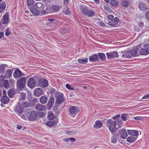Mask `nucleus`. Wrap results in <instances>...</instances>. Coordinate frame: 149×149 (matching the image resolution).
I'll use <instances>...</instances> for the list:
<instances>
[{"label": "nucleus", "instance_id": "obj_47", "mask_svg": "<svg viewBox=\"0 0 149 149\" xmlns=\"http://www.w3.org/2000/svg\"><path fill=\"white\" fill-rule=\"evenodd\" d=\"M63 13L66 15H69L70 13L69 10H63Z\"/></svg>", "mask_w": 149, "mask_h": 149}, {"label": "nucleus", "instance_id": "obj_59", "mask_svg": "<svg viewBox=\"0 0 149 149\" xmlns=\"http://www.w3.org/2000/svg\"><path fill=\"white\" fill-rule=\"evenodd\" d=\"M37 7L39 8L40 6L41 7L42 6V4L41 3H39L37 4Z\"/></svg>", "mask_w": 149, "mask_h": 149}, {"label": "nucleus", "instance_id": "obj_33", "mask_svg": "<svg viewBox=\"0 0 149 149\" xmlns=\"http://www.w3.org/2000/svg\"><path fill=\"white\" fill-rule=\"evenodd\" d=\"M4 77L3 76H0V86L2 87L3 85L4 81Z\"/></svg>", "mask_w": 149, "mask_h": 149}, {"label": "nucleus", "instance_id": "obj_13", "mask_svg": "<svg viewBox=\"0 0 149 149\" xmlns=\"http://www.w3.org/2000/svg\"><path fill=\"white\" fill-rule=\"evenodd\" d=\"M58 120H56L51 121H48L44 123V124L49 127H51L57 123Z\"/></svg>", "mask_w": 149, "mask_h": 149}, {"label": "nucleus", "instance_id": "obj_30", "mask_svg": "<svg viewBox=\"0 0 149 149\" xmlns=\"http://www.w3.org/2000/svg\"><path fill=\"white\" fill-rule=\"evenodd\" d=\"M88 60V58H86L83 59H80L78 60V62L80 63L84 64L87 62Z\"/></svg>", "mask_w": 149, "mask_h": 149}, {"label": "nucleus", "instance_id": "obj_38", "mask_svg": "<svg viewBox=\"0 0 149 149\" xmlns=\"http://www.w3.org/2000/svg\"><path fill=\"white\" fill-rule=\"evenodd\" d=\"M32 112V111L28 109L25 111V114L27 116L29 117V116H30V114H31Z\"/></svg>", "mask_w": 149, "mask_h": 149}, {"label": "nucleus", "instance_id": "obj_55", "mask_svg": "<svg viewBox=\"0 0 149 149\" xmlns=\"http://www.w3.org/2000/svg\"><path fill=\"white\" fill-rule=\"evenodd\" d=\"M99 24L102 27H104L105 26V24L102 22H100L99 23Z\"/></svg>", "mask_w": 149, "mask_h": 149}, {"label": "nucleus", "instance_id": "obj_25", "mask_svg": "<svg viewBox=\"0 0 149 149\" xmlns=\"http://www.w3.org/2000/svg\"><path fill=\"white\" fill-rule=\"evenodd\" d=\"M48 117L49 120H53L55 118V117L52 111H50L48 112Z\"/></svg>", "mask_w": 149, "mask_h": 149}, {"label": "nucleus", "instance_id": "obj_18", "mask_svg": "<svg viewBox=\"0 0 149 149\" xmlns=\"http://www.w3.org/2000/svg\"><path fill=\"white\" fill-rule=\"evenodd\" d=\"M40 15H45L51 13L52 12H56L55 11L56 10H52L53 11H51L50 10H40Z\"/></svg>", "mask_w": 149, "mask_h": 149}, {"label": "nucleus", "instance_id": "obj_32", "mask_svg": "<svg viewBox=\"0 0 149 149\" xmlns=\"http://www.w3.org/2000/svg\"><path fill=\"white\" fill-rule=\"evenodd\" d=\"M7 66L6 64H2L0 65V73L4 71L5 67Z\"/></svg>", "mask_w": 149, "mask_h": 149}, {"label": "nucleus", "instance_id": "obj_48", "mask_svg": "<svg viewBox=\"0 0 149 149\" xmlns=\"http://www.w3.org/2000/svg\"><path fill=\"white\" fill-rule=\"evenodd\" d=\"M108 24L110 25L114 26L117 24V22H109Z\"/></svg>", "mask_w": 149, "mask_h": 149}, {"label": "nucleus", "instance_id": "obj_49", "mask_svg": "<svg viewBox=\"0 0 149 149\" xmlns=\"http://www.w3.org/2000/svg\"><path fill=\"white\" fill-rule=\"evenodd\" d=\"M111 142L112 143H115L117 142V140L114 137L111 138Z\"/></svg>", "mask_w": 149, "mask_h": 149}, {"label": "nucleus", "instance_id": "obj_17", "mask_svg": "<svg viewBox=\"0 0 149 149\" xmlns=\"http://www.w3.org/2000/svg\"><path fill=\"white\" fill-rule=\"evenodd\" d=\"M120 137L123 139H125L127 136V134L126 131L124 129H123L120 132Z\"/></svg>", "mask_w": 149, "mask_h": 149}, {"label": "nucleus", "instance_id": "obj_63", "mask_svg": "<svg viewBox=\"0 0 149 149\" xmlns=\"http://www.w3.org/2000/svg\"><path fill=\"white\" fill-rule=\"evenodd\" d=\"M3 35V32H0V38H1L2 37Z\"/></svg>", "mask_w": 149, "mask_h": 149}, {"label": "nucleus", "instance_id": "obj_35", "mask_svg": "<svg viewBox=\"0 0 149 149\" xmlns=\"http://www.w3.org/2000/svg\"><path fill=\"white\" fill-rule=\"evenodd\" d=\"M144 48L146 51L145 52L146 54H149V44H147L144 46Z\"/></svg>", "mask_w": 149, "mask_h": 149}, {"label": "nucleus", "instance_id": "obj_9", "mask_svg": "<svg viewBox=\"0 0 149 149\" xmlns=\"http://www.w3.org/2000/svg\"><path fill=\"white\" fill-rule=\"evenodd\" d=\"M106 54L107 58L109 59L118 57L117 52L116 51L107 53H106Z\"/></svg>", "mask_w": 149, "mask_h": 149}, {"label": "nucleus", "instance_id": "obj_64", "mask_svg": "<svg viewBox=\"0 0 149 149\" xmlns=\"http://www.w3.org/2000/svg\"><path fill=\"white\" fill-rule=\"evenodd\" d=\"M104 8L105 9H108L109 8V7L107 6H104Z\"/></svg>", "mask_w": 149, "mask_h": 149}, {"label": "nucleus", "instance_id": "obj_26", "mask_svg": "<svg viewBox=\"0 0 149 149\" xmlns=\"http://www.w3.org/2000/svg\"><path fill=\"white\" fill-rule=\"evenodd\" d=\"M98 58L97 55H94L90 56L89 60L91 62H93L96 61Z\"/></svg>", "mask_w": 149, "mask_h": 149}, {"label": "nucleus", "instance_id": "obj_6", "mask_svg": "<svg viewBox=\"0 0 149 149\" xmlns=\"http://www.w3.org/2000/svg\"><path fill=\"white\" fill-rule=\"evenodd\" d=\"M24 75V73H22L18 69H16L13 73V76L16 79H17L22 76Z\"/></svg>", "mask_w": 149, "mask_h": 149}, {"label": "nucleus", "instance_id": "obj_58", "mask_svg": "<svg viewBox=\"0 0 149 149\" xmlns=\"http://www.w3.org/2000/svg\"><path fill=\"white\" fill-rule=\"evenodd\" d=\"M134 119L136 120H141V118L139 116H136L134 118Z\"/></svg>", "mask_w": 149, "mask_h": 149}, {"label": "nucleus", "instance_id": "obj_57", "mask_svg": "<svg viewBox=\"0 0 149 149\" xmlns=\"http://www.w3.org/2000/svg\"><path fill=\"white\" fill-rule=\"evenodd\" d=\"M69 140L72 142H74L76 141L75 139L74 138H70Z\"/></svg>", "mask_w": 149, "mask_h": 149}, {"label": "nucleus", "instance_id": "obj_15", "mask_svg": "<svg viewBox=\"0 0 149 149\" xmlns=\"http://www.w3.org/2000/svg\"><path fill=\"white\" fill-rule=\"evenodd\" d=\"M102 126V124L100 120H97L94 125V127L96 129H99L101 128Z\"/></svg>", "mask_w": 149, "mask_h": 149}, {"label": "nucleus", "instance_id": "obj_3", "mask_svg": "<svg viewBox=\"0 0 149 149\" xmlns=\"http://www.w3.org/2000/svg\"><path fill=\"white\" fill-rule=\"evenodd\" d=\"M17 86L18 88H22L25 86L26 80L24 77H22L17 81Z\"/></svg>", "mask_w": 149, "mask_h": 149}, {"label": "nucleus", "instance_id": "obj_19", "mask_svg": "<svg viewBox=\"0 0 149 149\" xmlns=\"http://www.w3.org/2000/svg\"><path fill=\"white\" fill-rule=\"evenodd\" d=\"M46 107L44 105L41 104H38L36 106V109L40 111H44L46 109Z\"/></svg>", "mask_w": 149, "mask_h": 149}, {"label": "nucleus", "instance_id": "obj_52", "mask_svg": "<svg viewBox=\"0 0 149 149\" xmlns=\"http://www.w3.org/2000/svg\"><path fill=\"white\" fill-rule=\"evenodd\" d=\"M10 31L8 29H7L6 30V32L5 33L6 36H8L10 34Z\"/></svg>", "mask_w": 149, "mask_h": 149}, {"label": "nucleus", "instance_id": "obj_24", "mask_svg": "<svg viewBox=\"0 0 149 149\" xmlns=\"http://www.w3.org/2000/svg\"><path fill=\"white\" fill-rule=\"evenodd\" d=\"M137 138L136 137L132 136H129L127 139V142L130 143H132L134 142L136 139Z\"/></svg>", "mask_w": 149, "mask_h": 149}, {"label": "nucleus", "instance_id": "obj_5", "mask_svg": "<svg viewBox=\"0 0 149 149\" xmlns=\"http://www.w3.org/2000/svg\"><path fill=\"white\" fill-rule=\"evenodd\" d=\"M9 13H6L3 16L1 19V23L4 25L8 24L9 22Z\"/></svg>", "mask_w": 149, "mask_h": 149}, {"label": "nucleus", "instance_id": "obj_36", "mask_svg": "<svg viewBox=\"0 0 149 149\" xmlns=\"http://www.w3.org/2000/svg\"><path fill=\"white\" fill-rule=\"evenodd\" d=\"M98 55L100 58L102 60H104L106 58L105 55L103 53H100Z\"/></svg>", "mask_w": 149, "mask_h": 149}, {"label": "nucleus", "instance_id": "obj_31", "mask_svg": "<svg viewBox=\"0 0 149 149\" xmlns=\"http://www.w3.org/2000/svg\"><path fill=\"white\" fill-rule=\"evenodd\" d=\"M110 3L114 7H116L118 6V3L116 1L111 0L110 2Z\"/></svg>", "mask_w": 149, "mask_h": 149}, {"label": "nucleus", "instance_id": "obj_11", "mask_svg": "<svg viewBox=\"0 0 149 149\" xmlns=\"http://www.w3.org/2000/svg\"><path fill=\"white\" fill-rule=\"evenodd\" d=\"M44 92L40 88H38L34 90V94L37 97H39L44 94Z\"/></svg>", "mask_w": 149, "mask_h": 149}, {"label": "nucleus", "instance_id": "obj_23", "mask_svg": "<svg viewBox=\"0 0 149 149\" xmlns=\"http://www.w3.org/2000/svg\"><path fill=\"white\" fill-rule=\"evenodd\" d=\"M29 10L35 16L40 15V12L39 10Z\"/></svg>", "mask_w": 149, "mask_h": 149}, {"label": "nucleus", "instance_id": "obj_41", "mask_svg": "<svg viewBox=\"0 0 149 149\" xmlns=\"http://www.w3.org/2000/svg\"><path fill=\"white\" fill-rule=\"evenodd\" d=\"M146 50L144 48V49H141L140 52V53L142 55H146L148 54H146L145 52H146Z\"/></svg>", "mask_w": 149, "mask_h": 149}, {"label": "nucleus", "instance_id": "obj_1", "mask_svg": "<svg viewBox=\"0 0 149 149\" xmlns=\"http://www.w3.org/2000/svg\"><path fill=\"white\" fill-rule=\"evenodd\" d=\"M120 115H117L113 116L112 118L107 121V126L109 130L111 132H113L116 129H118L122 126V122L119 118Z\"/></svg>", "mask_w": 149, "mask_h": 149}, {"label": "nucleus", "instance_id": "obj_27", "mask_svg": "<svg viewBox=\"0 0 149 149\" xmlns=\"http://www.w3.org/2000/svg\"><path fill=\"white\" fill-rule=\"evenodd\" d=\"M48 82L46 79H43L41 81V86L42 87H46L48 85Z\"/></svg>", "mask_w": 149, "mask_h": 149}, {"label": "nucleus", "instance_id": "obj_44", "mask_svg": "<svg viewBox=\"0 0 149 149\" xmlns=\"http://www.w3.org/2000/svg\"><path fill=\"white\" fill-rule=\"evenodd\" d=\"M8 95L10 98H11L13 96V93L12 92L10 91H8Z\"/></svg>", "mask_w": 149, "mask_h": 149}, {"label": "nucleus", "instance_id": "obj_62", "mask_svg": "<svg viewBox=\"0 0 149 149\" xmlns=\"http://www.w3.org/2000/svg\"><path fill=\"white\" fill-rule=\"evenodd\" d=\"M44 115V113L43 112H41L40 113V115L41 117L43 116Z\"/></svg>", "mask_w": 149, "mask_h": 149}, {"label": "nucleus", "instance_id": "obj_4", "mask_svg": "<svg viewBox=\"0 0 149 149\" xmlns=\"http://www.w3.org/2000/svg\"><path fill=\"white\" fill-rule=\"evenodd\" d=\"M78 109L75 106L70 107L69 109L70 115L72 117H75L78 112Z\"/></svg>", "mask_w": 149, "mask_h": 149}, {"label": "nucleus", "instance_id": "obj_37", "mask_svg": "<svg viewBox=\"0 0 149 149\" xmlns=\"http://www.w3.org/2000/svg\"><path fill=\"white\" fill-rule=\"evenodd\" d=\"M128 115L126 113L123 114L121 115V118L124 121L126 120V118L127 117Z\"/></svg>", "mask_w": 149, "mask_h": 149}, {"label": "nucleus", "instance_id": "obj_56", "mask_svg": "<svg viewBox=\"0 0 149 149\" xmlns=\"http://www.w3.org/2000/svg\"><path fill=\"white\" fill-rule=\"evenodd\" d=\"M148 98H149V94L143 97H142V99H146Z\"/></svg>", "mask_w": 149, "mask_h": 149}, {"label": "nucleus", "instance_id": "obj_50", "mask_svg": "<svg viewBox=\"0 0 149 149\" xmlns=\"http://www.w3.org/2000/svg\"><path fill=\"white\" fill-rule=\"evenodd\" d=\"M48 23H50L54 21V19H48L46 20Z\"/></svg>", "mask_w": 149, "mask_h": 149}, {"label": "nucleus", "instance_id": "obj_43", "mask_svg": "<svg viewBox=\"0 0 149 149\" xmlns=\"http://www.w3.org/2000/svg\"><path fill=\"white\" fill-rule=\"evenodd\" d=\"M4 86L5 88H7L9 86V84H8V81L7 80H5L4 81Z\"/></svg>", "mask_w": 149, "mask_h": 149}, {"label": "nucleus", "instance_id": "obj_20", "mask_svg": "<svg viewBox=\"0 0 149 149\" xmlns=\"http://www.w3.org/2000/svg\"><path fill=\"white\" fill-rule=\"evenodd\" d=\"M9 100V99L7 96H4L2 97L1 101L3 104H7L8 103Z\"/></svg>", "mask_w": 149, "mask_h": 149}, {"label": "nucleus", "instance_id": "obj_21", "mask_svg": "<svg viewBox=\"0 0 149 149\" xmlns=\"http://www.w3.org/2000/svg\"><path fill=\"white\" fill-rule=\"evenodd\" d=\"M36 118V116L35 114V111H32L30 116L29 117V120L33 121Z\"/></svg>", "mask_w": 149, "mask_h": 149}, {"label": "nucleus", "instance_id": "obj_53", "mask_svg": "<svg viewBox=\"0 0 149 149\" xmlns=\"http://www.w3.org/2000/svg\"><path fill=\"white\" fill-rule=\"evenodd\" d=\"M53 9H59V8L58 6L57 5H54L52 6Z\"/></svg>", "mask_w": 149, "mask_h": 149}, {"label": "nucleus", "instance_id": "obj_54", "mask_svg": "<svg viewBox=\"0 0 149 149\" xmlns=\"http://www.w3.org/2000/svg\"><path fill=\"white\" fill-rule=\"evenodd\" d=\"M146 18L149 21V11L146 14Z\"/></svg>", "mask_w": 149, "mask_h": 149}, {"label": "nucleus", "instance_id": "obj_22", "mask_svg": "<svg viewBox=\"0 0 149 149\" xmlns=\"http://www.w3.org/2000/svg\"><path fill=\"white\" fill-rule=\"evenodd\" d=\"M54 102V98L53 97H51L49 100L48 103V106L50 108V109L53 106Z\"/></svg>", "mask_w": 149, "mask_h": 149}, {"label": "nucleus", "instance_id": "obj_10", "mask_svg": "<svg viewBox=\"0 0 149 149\" xmlns=\"http://www.w3.org/2000/svg\"><path fill=\"white\" fill-rule=\"evenodd\" d=\"M36 83L34 79L32 77L30 78L28 80V84L30 88H33L36 85Z\"/></svg>", "mask_w": 149, "mask_h": 149}, {"label": "nucleus", "instance_id": "obj_14", "mask_svg": "<svg viewBox=\"0 0 149 149\" xmlns=\"http://www.w3.org/2000/svg\"><path fill=\"white\" fill-rule=\"evenodd\" d=\"M127 132L130 135L137 137L139 135V133L137 131L132 130H128Z\"/></svg>", "mask_w": 149, "mask_h": 149}, {"label": "nucleus", "instance_id": "obj_34", "mask_svg": "<svg viewBox=\"0 0 149 149\" xmlns=\"http://www.w3.org/2000/svg\"><path fill=\"white\" fill-rule=\"evenodd\" d=\"M138 6L139 8L140 9H146V6L143 3H139Z\"/></svg>", "mask_w": 149, "mask_h": 149}, {"label": "nucleus", "instance_id": "obj_8", "mask_svg": "<svg viewBox=\"0 0 149 149\" xmlns=\"http://www.w3.org/2000/svg\"><path fill=\"white\" fill-rule=\"evenodd\" d=\"M81 12L84 15L89 17L93 16L95 14L92 10H82Z\"/></svg>", "mask_w": 149, "mask_h": 149}, {"label": "nucleus", "instance_id": "obj_40", "mask_svg": "<svg viewBox=\"0 0 149 149\" xmlns=\"http://www.w3.org/2000/svg\"><path fill=\"white\" fill-rule=\"evenodd\" d=\"M27 4L28 6L32 5L34 3L33 0H27Z\"/></svg>", "mask_w": 149, "mask_h": 149}, {"label": "nucleus", "instance_id": "obj_60", "mask_svg": "<svg viewBox=\"0 0 149 149\" xmlns=\"http://www.w3.org/2000/svg\"><path fill=\"white\" fill-rule=\"evenodd\" d=\"M70 138H66L64 139V141L65 142H68L70 141V140H69Z\"/></svg>", "mask_w": 149, "mask_h": 149}, {"label": "nucleus", "instance_id": "obj_39", "mask_svg": "<svg viewBox=\"0 0 149 149\" xmlns=\"http://www.w3.org/2000/svg\"><path fill=\"white\" fill-rule=\"evenodd\" d=\"M6 7V5L4 1L2 2L0 4V8L2 9H4Z\"/></svg>", "mask_w": 149, "mask_h": 149}, {"label": "nucleus", "instance_id": "obj_28", "mask_svg": "<svg viewBox=\"0 0 149 149\" xmlns=\"http://www.w3.org/2000/svg\"><path fill=\"white\" fill-rule=\"evenodd\" d=\"M122 56L124 58H129L131 57L130 51H127L124 53L122 55Z\"/></svg>", "mask_w": 149, "mask_h": 149}, {"label": "nucleus", "instance_id": "obj_29", "mask_svg": "<svg viewBox=\"0 0 149 149\" xmlns=\"http://www.w3.org/2000/svg\"><path fill=\"white\" fill-rule=\"evenodd\" d=\"M40 102L42 104H45L47 101V99L46 97L42 96L40 100Z\"/></svg>", "mask_w": 149, "mask_h": 149}, {"label": "nucleus", "instance_id": "obj_51", "mask_svg": "<svg viewBox=\"0 0 149 149\" xmlns=\"http://www.w3.org/2000/svg\"><path fill=\"white\" fill-rule=\"evenodd\" d=\"M108 18L111 20H112L113 19L114 17L111 15H109L108 16Z\"/></svg>", "mask_w": 149, "mask_h": 149}, {"label": "nucleus", "instance_id": "obj_16", "mask_svg": "<svg viewBox=\"0 0 149 149\" xmlns=\"http://www.w3.org/2000/svg\"><path fill=\"white\" fill-rule=\"evenodd\" d=\"M138 48L136 46H135L132 49L131 51V55L133 56H136L137 55Z\"/></svg>", "mask_w": 149, "mask_h": 149}, {"label": "nucleus", "instance_id": "obj_45", "mask_svg": "<svg viewBox=\"0 0 149 149\" xmlns=\"http://www.w3.org/2000/svg\"><path fill=\"white\" fill-rule=\"evenodd\" d=\"M123 5L125 7H127L129 6V3L127 1H125L123 3Z\"/></svg>", "mask_w": 149, "mask_h": 149}, {"label": "nucleus", "instance_id": "obj_46", "mask_svg": "<svg viewBox=\"0 0 149 149\" xmlns=\"http://www.w3.org/2000/svg\"><path fill=\"white\" fill-rule=\"evenodd\" d=\"M80 8L81 9H88V7L85 5L83 4L80 6Z\"/></svg>", "mask_w": 149, "mask_h": 149}, {"label": "nucleus", "instance_id": "obj_2", "mask_svg": "<svg viewBox=\"0 0 149 149\" xmlns=\"http://www.w3.org/2000/svg\"><path fill=\"white\" fill-rule=\"evenodd\" d=\"M25 99V94L22 92L21 93L19 98V106H17L15 108V110L20 115L23 112L24 109L28 106V103L26 102H22L21 101L24 100Z\"/></svg>", "mask_w": 149, "mask_h": 149}, {"label": "nucleus", "instance_id": "obj_7", "mask_svg": "<svg viewBox=\"0 0 149 149\" xmlns=\"http://www.w3.org/2000/svg\"><path fill=\"white\" fill-rule=\"evenodd\" d=\"M63 95V93H60L57 96L56 102L57 104H60L64 101Z\"/></svg>", "mask_w": 149, "mask_h": 149}, {"label": "nucleus", "instance_id": "obj_12", "mask_svg": "<svg viewBox=\"0 0 149 149\" xmlns=\"http://www.w3.org/2000/svg\"><path fill=\"white\" fill-rule=\"evenodd\" d=\"M14 69V68L8 69L6 70L4 75L5 78H8L11 77Z\"/></svg>", "mask_w": 149, "mask_h": 149}, {"label": "nucleus", "instance_id": "obj_42", "mask_svg": "<svg viewBox=\"0 0 149 149\" xmlns=\"http://www.w3.org/2000/svg\"><path fill=\"white\" fill-rule=\"evenodd\" d=\"M66 87L68 89L70 90H74V88L71 87L69 84H67L66 85Z\"/></svg>", "mask_w": 149, "mask_h": 149}, {"label": "nucleus", "instance_id": "obj_61", "mask_svg": "<svg viewBox=\"0 0 149 149\" xmlns=\"http://www.w3.org/2000/svg\"><path fill=\"white\" fill-rule=\"evenodd\" d=\"M118 18L117 17H115L114 18V21H115V22H116L117 24L118 23Z\"/></svg>", "mask_w": 149, "mask_h": 149}]
</instances>
